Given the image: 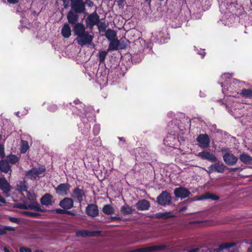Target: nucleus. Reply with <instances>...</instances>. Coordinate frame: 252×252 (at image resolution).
<instances>
[{"instance_id":"obj_9","label":"nucleus","mask_w":252,"mask_h":252,"mask_svg":"<svg viewBox=\"0 0 252 252\" xmlns=\"http://www.w3.org/2000/svg\"><path fill=\"white\" fill-rule=\"evenodd\" d=\"M174 194L176 197L184 199L188 197L190 192L188 189L180 187L174 189Z\"/></svg>"},{"instance_id":"obj_44","label":"nucleus","mask_w":252,"mask_h":252,"mask_svg":"<svg viewBox=\"0 0 252 252\" xmlns=\"http://www.w3.org/2000/svg\"><path fill=\"white\" fill-rule=\"evenodd\" d=\"M164 34V32L160 31L158 32V38L160 40V42H165L167 39L166 38H163L162 37V35Z\"/></svg>"},{"instance_id":"obj_46","label":"nucleus","mask_w":252,"mask_h":252,"mask_svg":"<svg viewBox=\"0 0 252 252\" xmlns=\"http://www.w3.org/2000/svg\"><path fill=\"white\" fill-rule=\"evenodd\" d=\"M20 252H32L31 249L25 247H21L20 248Z\"/></svg>"},{"instance_id":"obj_39","label":"nucleus","mask_w":252,"mask_h":252,"mask_svg":"<svg viewBox=\"0 0 252 252\" xmlns=\"http://www.w3.org/2000/svg\"><path fill=\"white\" fill-rule=\"evenodd\" d=\"M107 52L105 51H101L99 52V59L100 62H103L106 58Z\"/></svg>"},{"instance_id":"obj_19","label":"nucleus","mask_w":252,"mask_h":252,"mask_svg":"<svg viewBox=\"0 0 252 252\" xmlns=\"http://www.w3.org/2000/svg\"><path fill=\"white\" fill-rule=\"evenodd\" d=\"M73 103L76 105H79V107L75 106L73 105H72V103L70 102L69 103V105L70 106V109H72L73 113H76V114L78 115L80 112H81L82 111V109H83V107H82V103L78 99H75Z\"/></svg>"},{"instance_id":"obj_63","label":"nucleus","mask_w":252,"mask_h":252,"mask_svg":"<svg viewBox=\"0 0 252 252\" xmlns=\"http://www.w3.org/2000/svg\"><path fill=\"white\" fill-rule=\"evenodd\" d=\"M204 52V54H203V55H203V56H202L203 57V56H204V55H205V52Z\"/></svg>"},{"instance_id":"obj_49","label":"nucleus","mask_w":252,"mask_h":252,"mask_svg":"<svg viewBox=\"0 0 252 252\" xmlns=\"http://www.w3.org/2000/svg\"><path fill=\"white\" fill-rule=\"evenodd\" d=\"M200 249L199 248L191 249L187 251L186 252H199Z\"/></svg>"},{"instance_id":"obj_23","label":"nucleus","mask_w":252,"mask_h":252,"mask_svg":"<svg viewBox=\"0 0 252 252\" xmlns=\"http://www.w3.org/2000/svg\"><path fill=\"white\" fill-rule=\"evenodd\" d=\"M110 42L109 45L108 50L109 51H117L119 49L120 41L116 38L111 40H110Z\"/></svg>"},{"instance_id":"obj_33","label":"nucleus","mask_w":252,"mask_h":252,"mask_svg":"<svg viewBox=\"0 0 252 252\" xmlns=\"http://www.w3.org/2000/svg\"><path fill=\"white\" fill-rule=\"evenodd\" d=\"M22 214L25 216L33 218H38L41 214L38 213L32 212L30 211H23Z\"/></svg>"},{"instance_id":"obj_57","label":"nucleus","mask_w":252,"mask_h":252,"mask_svg":"<svg viewBox=\"0 0 252 252\" xmlns=\"http://www.w3.org/2000/svg\"><path fill=\"white\" fill-rule=\"evenodd\" d=\"M3 251L4 252H10L9 250L6 247H4L3 248Z\"/></svg>"},{"instance_id":"obj_60","label":"nucleus","mask_w":252,"mask_h":252,"mask_svg":"<svg viewBox=\"0 0 252 252\" xmlns=\"http://www.w3.org/2000/svg\"><path fill=\"white\" fill-rule=\"evenodd\" d=\"M34 252H43V251L36 250Z\"/></svg>"},{"instance_id":"obj_34","label":"nucleus","mask_w":252,"mask_h":252,"mask_svg":"<svg viewBox=\"0 0 252 252\" xmlns=\"http://www.w3.org/2000/svg\"><path fill=\"white\" fill-rule=\"evenodd\" d=\"M236 243L234 242L223 243L220 245V249L222 250L223 249H229L234 246Z\"/></svg>"},{"instance_id":"obj_16","label":"nucleus","mask_w":252,"mask_h":252,"mask_svg":"<svg viewBox=\"0 0 252 252\" xmlns=\"http://www.w3.org/2000/svg\"><path fill=\"white\" fill-rule=\"evenodd\" d=\"M0 188L5 194H8L11 191L10 185L5 177H0Z\"/></svg>"},{"instance_id":"obj_56","label":"nucleus","mask_w":252,"mask_h":252,"mask_svg":"<svg viewBox=\"0 0 252 252\" xmlns=\"http://www.w3.org/2000/svg\"><path fill=\"white\" fill-rule=\"evenodd\" d=\"M251 245H252L251 247L249 248L248 249V251H247V252H252V243L251 244Z\"/></svg>"},{"instance_id":"obj_26","label":"nucleus","mask_w":252,"mask_h":252,"mask_svg":"<svg viewBox=\"0 0 252 252\" xmlns=\"http://www.w3.org/2000/svg\"><path fill=\"white\" fill-rule=\"evenodd\" d=\"M114 208L110 204L105 205L102 208V212L106 215H112L114 213Z\"/></svg>"},{"instance_id":"obj_7","label":"nucleus","mask_w":252,"mask_h":252,"mask_svg":"<svg viewBox=\"0 0 252 252\" xmlns=\"http://www.w3.org/2000/svg\"><path fill=\"white\" fill-rule=\"evenodd\" d=\"M73 200L81 203L86 197L85 191L82 189H80L78 187L75 188L71 194Z\"/></svg>"},{"instance_id":"obj_55","label":"nucleus","mask_w":252,"mask_h":252,"mask_svg":"<svg viewBox=\"0 0 252 252\" xmlns=\"http://www.w3.org/2000/svg\"><path fill=\"white\" fill-rule=\"evenodd\" d=\"M135 56H133L132 58H131V59H132V62H134V63H136V62H139V61H135Z\"/></svg>"},{"instance_id":"obj_50","label":"nucleus","mask_w":252,"mask_h":252,"mask_svg":"<svg viewBox=\"0 0 252 252\" xmlns=\"http://www.w3.org/2000/svg\"><path fill=\"white\" fill-rule=\"evenodd\" d=\"M110 219L112 221H115V220H121V218L119 217H111L110 218Z\"/></svg>"},{"instance_id":"obj_42","label":"nucleus","mask_w":252,"mask_h":252,"mask_svg":"<svg viewBox=\"0 0 252 252\" xmlns=\"http://www.w3.org/2000/svg\"><path fill=\"white\" fill-rule=\"evenodd\" d=\"M5 157L4 147L3 145L1 144L0 145V158L1 159H4Z\"/></svg>"},{"instance_id":"obj_62","label":"nucleus","mask_w":252,"mask_h":252,"mask_svg":"<svg viewBox=\"0 0 252 252\" xmlns=\"http://www.w3.org/2000/svg\"><path fill=\"white\" fill-rule=\"evenodd\" d=\"M146 0V1H150V2L151 1V0Z\"/></svg>"},{"instance_id":"obj_14","label":"nucleus","mask_w":252,"mask_h":252,"mask_svg":"<svg viewBox=\"0 0 252 252\" xmlns=\"http://www.w3.org/2000/svg\"><path fill=\"white\" fill-rule=\"evenodd\" d=\"M197 156L203 160H208L211 162H216L217 160L215 155L208 151H204L199 152L197 154Z\"/></svg>"},{"instance_id":"obj_32","label":"nucleus","mask_w":252,"mask_h":252,"mask_svg":"<svg viewBox=\"0 0 252 252\" xmlns=\"http://www.w3.org/2000/svg\"><path fill=\"white\" fill-rule=\"evenodd\" d=\"M26 176L32 180L35 179L38 176L35 174V171L34 168L32 169L27 172Z\"/></svg>"},{"instance_id":"obj_27","label":"nucleus","mask_w":252,"mask_h":252,"mask_svg":"<svg viewBox=\"0 0 252 252\" xmlns=\"http://www.w3.org/2000/svg\"><path fill=\"white\" fill-rule=\"evenodd\" d=\"M28 207H29V209L33 210L35 211L41 212H44V211L41 209L39 204L36 201L33 202L31 204L28 205Z\"/></svg>"},{"instance_id":"obj_24","label":"nucleus","mask_w":252,"mask_h":252,"mask_svg":"<svg viewBox=\"0 0 252 252\" xmlns=\"http://www.w3.org/2000/svg\"><path fill=\"white\" fill-rule=\"evenodd\" d=\"M239 159L245 164H250L252 163V157L247 153H243L241 154Z\"/></svg>"},{"instance_id":"obj_41","label":"nucleus","mask_w":252,"mask_h":252,"mask_svg":"<svg viewBox=\"0 0 252 252\" xmlns=\"http://www.w3.org/2000/svg\"><path fill=\"white\" fill-rule=\"evenodd\" d=\"M35 171V174L38 176L40 174H41L45 171V168L43 166L40 167L38 169H34Z\"/></svg>"},{"instance_id":"obj_59","label":"nucleus","mask_w":252,"mask_h":252,"mask_svg":"<svg viewBox=\"0 0 252 252\" xmlns=\"http://www.w3.org/2000/svg\"><path fill=\"white\" fill-rule=\"evenodd\" d=\"M119 139L121 141H124V142H125V140L124 139L123 137L119 138Z\"/></svg>"},{"instance_id":"obj_53","label":"nucleus","mask_w":252,"mask_h":252,"mask_svg":"<svg viewBox=\"0 0 252 252\" xmlns=\"http://www.w3.org/2000/svg\"><path fill=\"white\" fill-rule=\"evenodd\" d=\"M8 2L10 3L15 4L18 2V0H7Z\"/></svg>"},{"instance_id":"obj_31","label":"nucleus","mask_w":252,"mask_h":252,"mask_svg":"<svg viewBox=\"0 0 252 252\" xmlns=\"http://www.w3.org/2000/svg\"><path fill=\"white\" fill-rule=\"evenodd\" d=\"M240 94L246 98H252V90L251 89H243Z\"/></svg>"},{"instance_id":"obj_52","label":"nucleus","mask_w":252,"mask_h":252,"mask_svg":"<svg viewBox=\"0 0 252 252\" xmlns=\"http://www.w3.org/2000/svg\"><path fill=\"white\" fill-rule=\"evenodd\" d=\"M240 170L239 167L232 168L230 169V171L231 172H236Z\"/></svg>"},{"instance_id":"obj_5","label":"nucleus","mask_w":252,"mask_h":252,"mask_svg":"<svg viewBox=\"0 0 252 252\" xmlns=\"http://www.w3.org/2000/svg\"><path fill=\"white\" fill-rule=\"evenodd\" d=\"M70 6L71 10L78 14L84 13L86 9L85 3L83 0H71Z\"/></svg>"},{"instance_id":"obj_2","label":"nucleus","mask_w":252,"mask_h":252,"mask_svg":"<svg viewBox=\"0 0 252 252\" xmlns=\"http://www.w3.org/2000/svg\"><path fill=\"white\" fill-rule=\"evenodd\" d=\"M5 158L6 159H1L0 160V170L1 172L8 173L11 176L12 173L11 165L19 163L20 158L16 155L12 154L6 156Z\"/></svg>"},{"instance_id":"obj_25","label":"nucleus","mask_w":252,"mask_h":252,"mask_svg":"<svg viewBox=\"0 0 252 252\" xmlns=\"http://www.w3.org/2000/svg\"><path fill=\"white\" fill-rule=\"evenodd\" d=\"M94 231H90L88 230H81L77 231L76 233V235L78 237L81 236L85 237L86 236H94Z\"/></svg>"},{"instance_id":"obj_54","label":"nucleus","mask_w":252,"mask_h":252,"mask_svg":"<svg viewBox=\"0 0 252 252\" xmlns=\"http://www.w3.org/2000/svg\"><path fill=\"white\" fill-rule=\"evenodd\" d=\"M221 250L220 249V248L218 249H212L210 252H221Z\"/></svg>"},{"instance_id":"obj_37","label":"nucleus","mask_w":252,"mask_h":252,"mask_svg":"<svg viewBox=\"0 0 252 252\" xmlns=\"http://www.w3.org/2000/svg\"><path fill=\"white\" fill-rule=\"evenodd\" d=\"M205 198L207 199H210L212 200H218L220 198L218 195L209 192L205 194Z\"/></svg>"},{"instance_id":"obj_35","label":"nucleus","mask_w":252,"mask_h":252,"mask_svg":"<svg viewBox=\"0 0 252 252\" xmlns=\"http://www.w3.org/2000/svg\"><path fill=\"white\" fill-rule=\"evenodd\" d=\"M98 30L99 32H104L106 31V30L108 27V25L103 22H99V24L97 25Z\"/></svg>"},{"instance_id":"obj_3","label":"nucleus","mask_w":252,"mask_h":252,"mask_svg":"<svg viewBox=\"0 0 252 252\" xmlns=\"http://www.w3.org/2000/svg\"><path fill=\"white\" fill-rule=\"evenodd\" d=\"M166 245H154L149 247H141L132 250L130 252H159L166 249Z\"/></svg>"},{"instance_id":"obj_43","label":"nucleus","mask_w":252,"mask_h":252,"mask_svg":"<svg viewBox=\"0 0 252 252\" xmlns=\"http://www.w3.org/2000/svg\"><path fill=\"white\" fill-rule=\"evenodd\" d=\"M15 207L21 209H28V205L24 203H17L16 204Z\"/></svg>"},{"instance_id":"obj_8","label":"nucleus","mask_w":252,"mask_h":252,"mask_svg":"<svg viewBox=\"0 0 252 252\" xmlns=\"http://www.w3.org/2000/svg\"><path fill=\"white\" fill-rule=\"evenodd\" d=\"M196 141L198 142V145L202 149H206L209 147L210 139L207 134H200L196 138Z\"/></svg>"},{"instance_id":"obj_47","label":"nucleus","mask_w":252,"mask_h":252,"mask_svg":"<svg viewBox=\"0 0 252 252\" xmlns=\"http://www.w3.org/2000/svg\"><path fill=\"white\" fill-rule=\"evenodd\" d=\"M66 214L71 215L72 216H75L77 215L76 212L75 210L68 211L66 210Z\"/></svg>"},{"instance_id":"obj_45","label":"nucleus","mask_w":252,"mask_h":252,"mask_svg":"<svg viewBox=\"0 0 252 252\" xmlns=\"http://www.w3.org/2000/svg\"><path fill=\"white\" fill-rule=\"evenodd\" d=\"M55 212L58 214H66V210L58 208L55 209Z\"/></svg>"},{"instance_id":"obj_48","label":"nucleus","mask_w":252,"mask_h":252,"mask_svg":"<svg viewBox=\"0 0 252 252\" xmlns=\"http://www.w3.org/2000/svg\"><path fill=\"white\" fill-rule=\"evenodd\" d=\"M9 220L10 221L14 223H19V220L18 218L10 217Z\"/></svg>"},{"instance_id":"obj_36","label":"nucleus","mask_w":252,"mask_h":252,"mask_svg":"<svg viewBox=\"0 0 252 252\" xmlns=\"http://www.w3.org/2000/svg\"><path fill=\"white\" fill-rule=\"evenodd\" d=\"M29 148V146L28 142L27 141L22 140V145L21 149V152L22 153H25L28 149Z\"/></svg>"},{"instance_id":"obj_61","label":"nucleus","mask_w":252,"mask_h":252,"mask_svg":"<svg viewBox=\"0 0 252 252\" xmlns=\"http://www.w3.org/2000/svg\"><path fill=\"white\" fill-rule=\"evenodd\" d=\"M27 188L26 187H25V189H23L24 191H26L27 190Z\"/></svg>"},{"instance_id":"obj_21","label":"nucleus","mask_w":252,"mask_h":252,"mask_svg":"<svg viewBox=\"0 0 252 252\" xmlns=\"http://www.w3.org/2000/svg\"><path fill=\"white\" fill-rule=\"evenodd\" d=\"M174 217L175 216L172 215L170 212L158 213L155 214L154 216V217L156 219L163 220L174 218Z\"/></svg>"},{"instance_id":"obj_30","label":"nucleus","mask_w":252,"mask_h":252,"mask_svg":"<svg viewBox=\"0 0 252 252\" xmlns=\"http://www.w3.org/2000/svg\"><path fill=\"white\" fill-rule=\"evenodd\" d=\"M15 228L11 226L2 225L0 227V236L3 235L7 233L8 231H14Z\"/></svg>"},{"instance_id":"obj_11","label":"nucleus","mask_w":252,"mask_h":252,"mask_svg":"<svg viewBox=\"0 0 252 252\" xmlns=\"http://www.w3.org/2000/svg\"><path fill=\"white\" fill-rule=\"evenodd\" d=\"M86 213L90 217L94 218L99 214L98 207L94 204H89L86 208Z\"/></svg>"},{"instance_id":"obj_58","label":"nucleus","mask_w":252,"mask_h":252,"mask_svg":"<svg viewBox=\"0 0 252 252\" xmlns=\"http://www.w3.org/2000/svg\"><path fill=\"white\" fill-rule=\"evenodd\" d=\"M96 127H94V135H97V134H98V131H97V132H95V129L96 128Z\"/></svg>"},{"instance_id":"obj_20","label":"nucleus","mask_w":252,"mask_h":252,"mask_svg":"<svg viewBox=\"0 0 252 252\" xmlns=\"http://www.w3.org/2000/svg\"><path fill=\"white\" fill-rule=\"evenodd\" d=\"M53 196L50 193H45L40 198V203L42 205L48 206L51 205Z\"/></svg>"},{"instance_id":"obj_4","label":"nucleus","mask_w":252,"mask_h":252,"mask_svg":"<svg viewBox=\"0 0 252 252\" xmlns=\"http://www.w3.org/2000/svg\"><path fill=\"white\" fill-rule=\"evenodd\" d=\"M100 21L99 16L97 14L96 11L94 12L93 13L88 15L86 18V25L87 27L91 30H93L94 26L99 24Z\"/></svg>"},{"instance_id":"obj_28","label":"nucleus","mask_w":252,"mask_h":252,"mask_svg":"<svg viewBox=\"0 0 252 252\" xmlns=\"http://www.w3.org/2000/svg\"><path fill=\"white\" fill-rule=\"evenodd\" d=\"M121 211L124 215L131 214L133 213V209L131 207L126 204L121 208Z\"/></svg>"},{"instance_id":"obj_51","label":"nucleus","mask_w":252,"mask_h":252,"mask_svg":"<svg viewBox=\"0 0 252 252\" xmlns=\"http://www.w3.org/2000/svg\"><path fill=\"white\" fill-rule=\"evenodd\" d=\"M0 202L4 204L6 203V200L4 198L2 197V196L0 194Z\"/></svg>"},{"instance_id":"obj_10","label":"nucleus","mask_w":252,"mask_h":252,"mask_svg":"<svg viewBox=\"0 0 252 252\" xmlns=\"http://www.w3.org/2000/svg\"><path fill=\"white\" fill-rule=\"evenodd\" d=\"M70 187L68 183H61L55 188L56 192L59 195H66L69 192Z\"/></svg>"},{"instance_id":"obj_18","label":"nucleus","mask_w":252,"mask_h":252,"mask_svg":"<svg viewBox=\"0 0 252 252\" xmlns=\"http://www.w3.org/2000/svg\"><path fill=\"white\" fill-rule=\"evenodd\" d=\"M136 209L139 211L148 210L150 207V202L145 199L139 200L135 204Z\"/></svg>"},{"instance_id":"obj_15","label":"nucleus","mask_w":252,"mask_h":252,"mask_svg":"<svg viewBox=\"0 0 252 252\" xmlns=\"http://www.w3.org/2000/svg\"><path fill=\"white\" fill-rule=\"evenodd\" d=\"M78 14V13H76L72 10L68 11L66 17L68 22L70 24L73 25V27H75L77 24L79 23L78 22L79 20V15Z\"/></svg>"},{"instance_id":"obj_13","label":"nucleus","mask_w":252,"mask_h":252,"mask_svg":"<svg viewBox=\"0 0 252 252\" xmlns=\"http://www.w3.org/2000/svg\"><path fill=\"white\" fill-rule=\"evenodd\" d=\"M222 158L226 164L230 166L235 164L238 161V158L230 153H225Z\"/></svg>"},{"instance_id":"obj_40","label":"nucleus","mask_w":252,"mask_h":252,"mask_svg":"<svg viewBox=\"0 0 252 252\" xmlns=\"http://www.w3.org/2000/svg\"><path fill=\"white\" fill-rule=\"evenodd\" d=\"M120 46L119 49L121 50L125 49L126 48L127 46V41H126V39H121L120 41Z\"/></svg>"},{"instance_id":"obj_6","label":"nucleus","mask_w":252,"mask_h":252,"mask_svg":"<svg viewBox=\"0 0 252 252\" xmlns=\"http://www.w3.org/2000/svg\"><path fill=\"white\" fill-rule=\"evenodd\" d=\"M172 197L167 191H163L157 198V202L160 205L165 206L170 204Z\"/></svg>"},{"instance_id":"obj_17","label":"nucleus","mask_w":252,"mask_h":252,"mask_svg":"<svg viewBox=\"0 0 252 252\" xmlns=\"http://www.w3.org/2000/svg\"><path fill=\"white\" fill-rule=\"evenodd\" d=\"M73 200L72 198L65 197L61 200L59 205L63 209L68 210L73 207Z\"/></svg>"},{"instance_id":"obj_1","label":"nucleus","mask_w":252,"mask_h":252,"mask_svg":"<svg viewBox=\"0 0 252 252\" xmlns=\"http://www.w3.org/2000/svg\"><path fill=\"white\" fill-rule=\"evenodd\" d=\"M73 31L74 35L77 36L75 40L79 45L83 46L92 43L94 36L86 31V28L83 23H78L73 27Z\"/></svg>"},{"instance_id":"obj_22","label":"nucleus","mask_w":252,"mask_h":252,"mask_svg":"<svg viewBox=\"0 0 252 252\" xmlns=\"http://www.w3.org/2000/svg\"><path fill=\"white\" fill-rule=\"evenodd\" d=\"M61 33L62 36L65 38H69L71 35V28L68 24H65L63 27Z\"/></svg>"},{"instance_id":"obj_38","label":"nucleus","mask_w":252,"mask_h":252,"mask_svg":"<svg viewBox=\"0 0 252 252\" xmlns=\"http://www.w3.org/2000/svg\"><path fill=\"white\" fill-rule=\"evenodd\" d=\"M58 109V106L57 105L53 103H51L48 105V110L52 112H56Z\"/></svg>"},{"instance_id":"obj_29","label":"nucleus","mask_w":252,"mask_h":252,"mask_svg":"<svg viewBox=\"0 0 252 252\" xmlns=\"http://www.w3.org/2000/svg\"><path fill=\"white\" fill-rule=\"evenodd\" d=\"M105 35L107 39L110 41L116 39L115 37L117 35L115 31L111 29H108L106 31Z\"/></svg>"},{"instance_id":"obj_12","label":"nucleus","mask_w":252,"mask_h":252,"mask_svg":"<svg viewBox=\"0 0 252 252\" xmlns=\"http://www.w3.org/2000/svg\"><path fill=\"white\" fill-rule=\"evenodd\" d=\"M225 168V165H224L222 163H215V164H212L211 165L208 167V170L207 172L208 173L215 172L222 173L224 172Z\"/></svg>"}]
</instances>
